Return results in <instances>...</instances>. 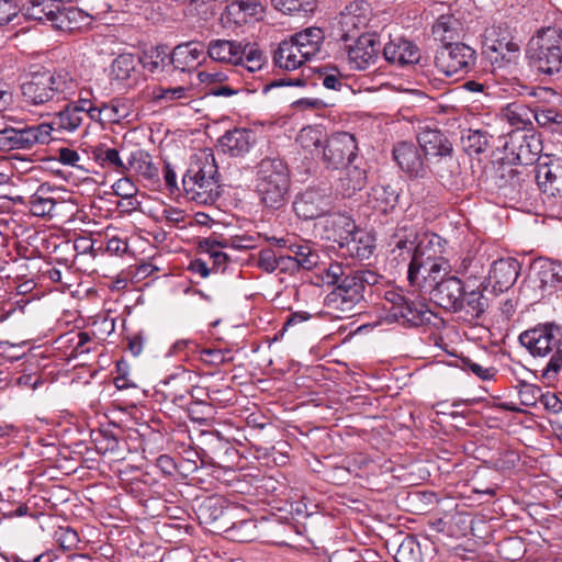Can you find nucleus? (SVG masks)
Here are the masks:
<instances>
[{
  "instance_id": "5701e85b",
  "label": "nucleus",
  "mask_w": 562,
  "mask_h": 562,
  "mask_svg": "<svg viewBox=\"0 0 562 562\" xmlns=\"http://www.w3.org/2000/svg\"><path fill=\"white\" fill-rule=\"evenodd\" d=\"M367 179L364 161L360 159L345 166L336 183V190L344 198H351L367 186Z\"/></svg>"
},
{
  "instance_id": "ddd939ff",
  "label": "nucleus",
  "mask_w": 562,
  "mask_h": 562,
  "mask_svg": "<svg viewBox=\"0 0 562 562\" xmlns=\"http://www.w3.org/2000/svg\"><path fill=\"white\" fill-rule=\"evenodd\" d=\"M483 46L501 56L502 59L512 61L519 52V44L515 41L510 27L506 23L493 24L484 32Z\"/></svg>"
},
{
  "instance_id": "2f4dec72",
  "label": "nucleus",
  "mask_w": 562,
  "mask_h": 562,
  "mask_svg": "<svg viewBox=\"0 0 562 562\" xmlns=\"http://www.w3.org/2000/svg\"><path fill=\"white\" fill-rule=\"evenodd\" d=\"M243 43L244 41L212 40L207 44L206 52L212 60L238 65Z\"/></svg>"
},
{
  "instance_id": "c85d7f7f",
  "label": "nucleus",
  "mask_w": 562,
  "mask_h": 562,
  "mask_svg": "<svg viewBox=\"0 0 562 562\" xmlns=\"http://www.w3.org/2000/svg\"><path fill=\"white\" fill-rule=\"evenodd\" d=\"M233 507L226 505V501L218 496L209 497L199 507V518L205 524L220 522L225 527L233 517Z\"/></svg>"
},
{
  "instance_id": "3c124183",
  "label": "nucleus",
  "mask_w": 562,
  "mask_h": 562,
  "mask_svg": "<svg viewBox=\"0 0 562 562\" xmlns=\"http://www.w3.org/2000/svg\"><path fill=\"white\" fill-rule=\"evenodd\" d=\"M350 254V256L359 258V259H367L369 258L374 249L373 240L371 236L362 232L361 229H356V234L351 240H349V244L345 246Z\"/></svg>"
},
{
  "instance_id": "bb28decb",
  "label": "nucleus",
  "mask_w": 562,
  "mask_h": 562,
  "mask_svg": "<svg viewBox=\"0 0 562 562\" xmlns=\"http://www.w3.org/2000/svg\"><path fill=\"white\" fill-rule=\"evenodd\" d=\"M326 283L333 285V290L353 291L356 294L362 293L360 280L356 278L353 269L344 266L340 262H331L325 269Z\"/></svg>"
},
{
  "instance_id": "de8ad7c7",
  "label": "nucleus",
  "mask_w": 562,
  "mask_h": 562,
  "mask_svg": "<svg viewBox=\"0 0 562 562\" xmlns=\"http://www.w3.org/2000/svg\"><path fill=\"white\" fill-rule=\"evenodd\" d=\"M492 180L499 190H506L519 187L521 178L520 172L510 164L502 162L494 169Z\"/></svg>"
},
{
  "instance_id": "7ed1b4c3",
  "label": "nucleus",
  "mask_w": 562,
  "mask_h": 562,
  "mask_svg": "<svg viewBox=\"0 0 562 562\" xmlns=\"http://www.w3.org/2000/svg\"><path fill=\"white\" fill-rule=\"evenodd\" d=\"M189 199L201 204H213L221 195V175L211 149L196 153L182 179Z\"/></svg>"
},
{
  "instance_id": "0eeeda50",
  "label": "nucleus",
  "mask_w": 562,
  "mask_h": 562,
  "mask_svg": "<svg viewBox=\"0 0 562 562\" xmlns=\"http://www.w3.org/2000/svg\"><path fill=\"white\" fill-rule=\"evenodd\" d=\"M373 19V9L368 1H350L333 19L331 36L338 42H350L364 34Z\"/></svg>"
},
{
  "instance_id": "393cba45",
  "label": "nucleus",
  "mask_w": 562,
  "mask_h": 562,
  "mask_svg": "<svg viewBox=\"0 0 562 562\" xmlns=\"http://www.w3.org/2000/svg\"><path fill=\"white\" fill-rule=\"evenodd\" d=\"M91 22V15L83 12L81 9L58 4V12L50 26L58 31L72 33L89 27Z\"/></svg>"
},
{
  "instance_id": "8fccbe9b",
  "label": "nucleus",
  "mask_w": 562,
  "mask_h": 562,
  "mask_svg": "<svg viewBox=\"0 0 562 562\" xmlns=\"http://www.w3.org/2000/svg\"><path fill=\"white\" fill-rule=\"evenodd\" d=\"M47 191L41 186L37 191L30 196L29 206L30 211L35 216H49L53 217L56 201L52 196L46 195Z\"/></svg>"
},
{
  "instance_id": "9d476101",
  "label": "nucleus",
  "mask_w": 562,
  "mask_h": 562,
  "mask_svg": "<svg viewBox=\"0 0 562 562\" xmlns=\"http://www.w3.org/2000/svg\"><path fill=\"white\" fill-rule=\"evenodd\" d=\"M52 139V127L46 123L15 128L0 130V149H30L36 144H47Z\"/></svg>"
},
{
  "instance_id": "412c9836",
  "label": "nucleus",
  "mask_w": 562,
  "mask_h": 562,
  "mask_svg": "<svg viewBox=\"0 0 562 562\" xmlns=\"http://www.w3.org/2000/svg\"><path fill=\"white\" fill-rule=\"evenodd\" d=\"M384 59L400 67L417 64L420 58L418 47L403 37L391 40L383 48Z\"/></svg>"
},
{
  "instance_id": "b1692460",
  "label": "nucleus",
  "mask_w": 562,
  "mask_h": 562,
  "mask_svg": "<svg viewBox=\"0 0 562 562\" xmlns=\"http://www.w3.org/2000/svg\"><path fill=\"white\" fill-rule=\"evenodd\" d=\"M393 157L400 168L411 177H423L425 165L418 148L411 142H400L393 148Z\"/></svg>"
},
{
  "instance_id": "13d9d810",
  "label": "nucleus",
  "mask_w": 562,
  "mask_h": 562,
  "mask_svg": "<svg viewBox=\"0 0 562 562\" xmlns=\"http://www.w3.org/2000/svg\"><path fill=\"white\" fill-rule=\"evenodd\" d=\"M272 5L286 14H307L315 10V0H271Z\"/></svg>"
},
{
  "instance_id": "0e129e2a",
  "label": "nucleus",
  "mask_w": 562,
  "mask_h": 562,
  "mask_svg": "<svg viewBox=\"0 0 562 562\" xmlns=\"http://www.w3.org/2000/svg\"><path fill=\"white\" fill-rule=\"evenodd\" d=\"M165 55L156 50L145 52L142 56L137 57L138 64L149 72H156L165 60Z\"/></svg>"
},
{
  "instance_id": "4d7b16f0",
  "label": "nucleus",
  "mask_w": 562,
  "mask_h": 562,
  "mask_svg": "<svg viewBox=\"0 0 562 562\" xmlns=\"http://www.w3.org/2000/svg\"><path fill=\"white\" fill-rule=\"evenodd\" d=\"M296 142L302 148L313 154L315 150L323 149L324 134L318 127H304L300 131Z\"/></svg>"
},
{
  "instance_id": "6e6d98bb",
  "label": "nucleus",
  "mask_w": 562,
  "mask_h": 562,
  "mask_svg": "<svg viewBox=\"0 0 562 562\" xmlns=\"http://www.w3.org/2000/svg\"><path fill=\"white\" fill-rule=\"evenodd\" d=\"M396 562H424L420 544L415 537H406L400 544L396 554Z\"/></svg>"
},
{
  "instance_id": "a211bd4d",
  "label": "nucleus",
  "mask_w": 562,
  "mask_h": 562,
  "mask_svg": "<svg viewBox=\"0 0 562 562\" xmlns=\"http://www.w3.org/2000/svg\"><path fill=\"white\" fill-rule=\"evenodd\" d=\"M520 272V263L517 259L508 257L495 260L488 271V284L493 292L503 293L509 290L516 282Z\"/></svg>"
},
{
  "instance_id": "20e7f679",
  "label": "nucleus",
  "mask_w": 562,
  "mask_h": 562,
  "mask_svg": "<svg viewBox=\"0 0 562 562\" xmlns=\"http://www.w3.org/2000/svg\"><path fill=\"white\" fill-rule=\"evenodd\" d=\"M256 192L261 204L270 210L281 209L290 188L286 164L278 157H266L256 166Z\"/></svg>"
},
{
  "instance_id": "dca6fc26",
  "label": "nucleus",
  "mask_w": 562,
  "mask_h": 562,
  "mask_svg": "<svg viewBox=\"0 0 562 562\" xmlns=\"http://www.w3.org/2000/svg\"><path fill=\"white\" fill-rule=\"evenodd\" d=\"M193 387L191 374L188 371H182L160 381L157 385L156 394L178 407H184L188 405V396Z\"/></svg>"
},
{
  "instance_id": "052dcab7",
  "label": "nucleus",
  "mask_w": 562,
  "mask_h": 562,
  "mask_svg": "<svg viewBox=\"0 0 562 562\" xmlns=\"http://www.w3.org/2000/svg\"><path fill=\"white\" fill-rule=\"evenodd\" d=\"M55 538L59 547L66 551L74 550L79 543L77 531L70 527H59L55 532Z\"/></svg>"
},
{
  "instance_id": "37998d69",
  "label": "nucleus",
  "mask_w": 562,
  "mask_h": 562,
  "mask_svg": "<svg viewBox=\"0 0 562 562\" xmlns=\"http://www.w3.org/2000/svg\"><path fill=\"white\" fill-rule=\"evenodd\" d=\"M513 153L516 155V160L520 165H531L537 160L539 153L542 150L540 140L533 135H524L515 145L513 142Z\"/></svg>"
},
{
  "instance_id": "49530a36",
  "label": "nucleus",
  "mask_w": 562,
  "mask_h": 562,
  "mask_svg": "<svg viewBox=\"0 0 562 562\" xmlns=\"http://www.w3.org/2000/svg\"><path fill=\"white\" fill-rule=\"evenodd\" d=\"M240 54V60L237 66L244 67L249 72H256L260 70L266 64V56L263 52L258 47L256 43L245 42L243 43Z\"/></svg>"
},
{
  "instance_id": "a19ab883",
  "label": "nucleus",
  "mask_w": 562,
  "mask_h": 562,
  "mask_svg": "<svg viewBox=\"0 0 562 562\" xmlns=\"http://www.w3.org/2000/svg\"><path fill=\"white\" fill-rule=\"evenodd\" d=\"M420 239L422 238H418V233L413 225L406 223L398 225L391 236L390 244L393 245L391 256H393V259H397L396 252L398 249H408L416 252Z\"/></svg>"
},
{
  "instance_id": "4468645a",
  "label": "nucleus",
  "mask_w": 562,
  "mask_h": 562,
  "mask_svg": "<svg viewBox=\"0 0 562 562\" xmlns=\"http://www.w3.org/2000/svg\"><path fill=\"white\" fill-rule=\"evenodd\" d=\"M296 215L303 220H315L331 210V196L319 189H306L293 203Z\"/></svg>"
},
{
  "instance_id": "cd10ccee",
  "label": "nucleus",
  "mask_w": 562,
  "mask_h": 562,
  "mask_svg": "<svg viewBox=\"0 0 562 562\" xmlns=\"http://www.w3.org/2000/svg\"><path fill=\"white\" fill-rule=\"evenodd\" d=\"M255 143V134L250 130L234 128L227 131L218 139V147L223 153L233 157L244 156Z\"/></svg>"
},
{
  "instance_id": "69168bd1",
  "label": "nucleus",
  "mask_w": 562,
  "mask_h": 562,
  "mask_svg": "<svg viewBox=\"0 0 562 562\" xmlns=\"http://www.w3.org/2000/svg\"><path fill=\"white\" fill-rule=\"evenodd\" d=\"M519 398L520 404L525 406H535L538 398L541 396V390L540 387L529 384V383H521L519 389Z\"/></svg>"
},
{
  "instance_id": "aec40b11",
  "label": "nucleus",
  "mask_w": 562,
  "mask_h": 562,
  "mask_svg": "<svg viewBox=\"0 0 562 562\" xmlns=\"http://www.w3.org/2000/svg\"><path fill=\"white\" fill-rule=\"evenodd\" d=\"M356 229L355 221L342 213L330 214L324 223L325 238L338 244L340 248H345L349 244V240L356 234Z\"/></svg>"
},
{
  "instance_id": "c03bdc74",
  "label": "nucleus",
  "mask_w": 562,
  "mask_h": 562,
  "mask_svg": "<svg viewBox=\"0 0 562 562\" xmlns=\"http://www.w3.org/2000/svg\"><path fill=\"white\" fill-rule=\"evenodd\" d=\"M291 40L303 50V54L312 58L321 49L324 33L319 27H308L293 35Z\"/></svg>"
},
{
  "instance_id": "a878e982",
  "label": "nucleus",
  "mask_w": 562,
  "mask_h": 562,
  "mask_svg": "<svg viewBox=\"0 0 562 562\" xmlns=\"http://www.w3.org/2000/svg\"><path fill=\"white\" fill-rule=\"evenodd\" d=\"M536 180L543 193L551 196L562 195V161L538 164Z\"/></svg>"
},
{
  "instance_id": "f257e3e1",
  "label": "nucleus",
  "mask_w": 562,
  "mask_h": 562,
  "mask_svg": "<svg viewBox=\"0 0 562 562\" xmlns=\"http://www.w3.org/2000/svg\"><path fill=\"white\" fill-rule=\"evenodd\" d=\"M440 241L438 235L423 236L415 256L408 263L407 280L419 291L429 292L439 278L450 273L451 267L441 256Z\"/></svg>"
},
{
  "instance_id": "9b49d317",
  "label": "nucleus",
  "mask_w": 562,
  "mask_h": 562,
  "mask_svg": "<svg viewBox=\"0 0 562 562\" xmlns=\"http://www.w3.org/2000/svg\"><path fill=\"white\" fill-rule=\"evenodd\" d=\"M342 43L351 69L364 70L379 59L381 41L376 32H367Z\"/></svg>"
},
{
  "instance_id": "f03ea898",
  "label": "nucleus",
  "mask_w": 562,
  "mask_h": 562,
  "mask_svg": "<svg viewBox=\"0 0 562 562\" xmlns=\"http://www.w3.org/2000/svg\"><path fill=\"white\" fill-rule=\"evenodd\" d=\"M23 102L44 105L70 100L78 92V81L67 71L32 72L21 85Z\"/></svg>"
},
{
  "instance_id": "39448f33",
  "label": "nucleus",
  "mask_w": 562,
  "mask_h": 562,
  "mask_svg": "<svg viewBox=\"0 0 562 562\" xmlns=\"http://www.w3.org/2000/svg\"><path fill=\"white\" fill-rule=\"evenodd\" d=\"M529 65L540 74L553 76L562 70V31L542 29L527 45Z\"/></svg>"
},
{
  "instance_id": "72a5a7b5",
  "label": "nucleus",
  "mask_w": 562,
  "mask_h": 562,
  "mask_svg": "<svg viewBox=\"0 0 562 562\" xmlns=\"http://www.w3.org/2000/svg\"><path fill=\"white\" fill-rule=\"evenodd\" d=\"M86 114L74 102H68L63 110L57 112L52 122L47 123L53 131L72 133L77 131L83 123Z\"/></svg>"
},
{
  "instance_id": "473e14b6",
  "label": "nucleus",
  "mask_w": 562,
  "mask_h": 562,
  "mask_svg": "<svg viewBox=\"0 0 562 562\" xmlns=\"http://www.w3.org/2000/svg\"><path fill=\"white\" fill-rule=\"evenodd\" d=\"M226 13L235 24L241 25L259 20L263 13V7L257 0L233 1L226 7Z\"/></svg>"
},
{
  "instance_id": "bf43d9fd",
  "label": "nucleus",
  "mask_w": 562,
  "mask_h": 562,
  "mask_svg": "<svg viewBox=\"0 0 562 562\" xmlns=\"http://www.w3.org/2000/svg\"><path fill=\"white\" fill-rule=\"evenodd\" d=\"M212 406L205 402H193L188 405V416L191 422L200 426L211 425Z\"/></svg>"
},
{
  "instance_id": "423d86ee",
  "label": "nucleus",
  "mask_w": 562,
  "mask_h": 562,
  "mask_svg": "<svg viewBox=\"0 0 562 562\" xmlns=\"http://www.w3.org/2000/svg\"><path fill=\"white\" fill-rule=\"evenodd\" d=\"M560 327L553 323L537 325L519 335V342L533 357H546L554 348L555 351L548 362L544 374L549 372L557 373L562 367V344L557 334Z\"/></svg>"
},
{
  "instance_id": "09e8293b",
  "label": "nucleus",
  "mask_w": 562,
  "mask_h": 562,
  "mask_svg": "<svg viewBox=\"0 0 562 562\" xmlns=\"http://www.w3.org/2000/svg\"><path fill=\"white\" fill-rule=\"evenodd\" d=\"M535 121L546 132L562 135V111L554 108L536 109Z\"/></svg>"
},
{
  "instance_id": "c9c22d12",
  "label": "nucleus",
  "mask_w": 562,
  "mask_h": 562,
  "mask_svg": "<svg viewBox=\"0 0 562 562\" xmlns=\"http://www.w3.org/2000/svg\"><path fill=\"white\" fill-rule=\"evenodd\" d=\"M463 26L459 19L452 14L440 15L432 25V35L435 40L440 41L442 45L456 43L462 35Z\"/></svg>"
},
{
  "instance_id": "f8f14e48",
  "label": "nucleus",
  "mask_w": 562,
  "mask_h": 562,
  "mask_svg": "<svg viewBox=\"0 0 562 562\" xmlns=\"http://www.w3.org/2000/svg\"><path fill=\"white\" fill-rule=\"evenodd\" d=\"M323 160L328 168L338 169L361 158L358 157V144L356 137L347 132H338L330 135L322 150Z\"/></svg>"
},
{
  "instance_id": "79ce46f5",
  "label": "nucleus",
  "mask_w": 562,
  "mask_h": 562,
  "mask_svg": "<svg viewBox=\"0 0 562 562\" xmlns=\"http://www.w3.org/2000/svg\"><path fill=\"white\" fill-rule=\"evenodd\" d=\"M502 115L512 126L517 130H524L527 126L532 125V121L536 116V109L533 110L520 102H513L502 110Z\"/></svg>"
},
{
  "instance_id": "6e6552de",
  "label": "nucleus",
  "mask_w": 562,
  "mask_h": 562,
  "mask_svg": "<svg viewBox=\"0 0 562 562\" xmlns=\"http://www.w3.org/2000/svg\"><path fill=\"white\" fill-rule=\"evenodd\" d=\"M417 142L427 160H436V173L445 179L453 173V170H446L440 162L452 164L456 167L453 158V145L448 136L437 127L428 125L420 126L417 133Z\"/></svg>"
},
{
  "instance_id": "a18cd8bd",
  "label": "nucleus",
  "mask_w": 562,
  "mask_h": 562,
  "mask_svg": "<svg viewBox=\"0 0 562 562\" xmlns=\"http://www.w3.org/2000/svg\"><path fill=\"white\" fill-rule=\"evenodd\" d=\"M370 198L374 209L387 213L397 204L398 193L391 184H376L371 189Z\"/></svg>"
},
{
  "instance_id": "f3484780",
  "label": "nucleus",
  "mask_w": 562,
  "mask_h": 562,
  "mask_svg": "<svg viewBox=\"0 0 562 562\" xmlns=\"http://www.w3.org/2000/svg\"><path fill=\"white\" fill-rule=\"evenodd\" d=\"M390 316L405 327H420L431 323L435 314L428 306L407 297L398 307H390Z\"/></svg>"
},
{
  "instance_id": "338daca9",
  "label": "nucleus",
  "mask_w": 562,
  "mask_h": 562,
  "mask_svg": "<svg viewBox=\"0 0 562 562\" xmlns=\"http://www.w3.org/2000/svg\"><path fill=\"white\" fill-rule=\"evenodd\" d=\"M202 356L204 357V361L214 366H220L233 360L229 350L203 349Z\"/></svg>"
},
{
  "instance_id": "7c9ffc66",
  "label": "nucleus",
  "mask_w": 562,
  "mask_h": 562,
  "mask_svg": "<svg viewBox=\"0 0 562 562\" xmlns=\"http://www.w3.org/2000/svg\"><path fill=\"white\" fill-rule=\"evenodd\" d=\"M58 4L55 0H25L19 8V12L29 21L52 25L58 12Z\"/></svg>"
},
{
  "instance_id": "e433bc0d",
  "label": "nucleus",
  "mask_w": 562,
  "mask_h": 562,
  "mask_svg": "<svg viewBox=\"0 0 562 562\" xmlns=\"http://www.w3.org/2000/svg\"><path fill=\"white\" fill-rule=\"evenodd\" d=\"M95 121L106 123H120L130 116L131 103L126 99L114 98L110 102H102L98 110H93Z\"/></svg>"
},
{
  "instance_id": "e2e57ef3",
  "label": "nucleus",
  "mask_w": 562,
  "mask_h": 562,
  "mask_svg": "<svg viewBox=\"0 0 562 562\" xmlns=\"http://www.w3.org/2000/svg\"><path fill=\"white\" fill-rule=\"evenodd\" d=\"M257 266L267 273L278 269V252L271 248H263L258 252Z\"/></svg>"
},
{
  "instance_id": "680f3d73",
  "label": "nucleus",
  "mask_w": 562,
  "mask_h": 562,
  "mask_svg": "<svg viewBox=\"0 0 562 562\" xmlns=\"http://www.w3.org/2000/svg\"><path fill=\"white\" fill-rule=\"evenodd\" d=\"M187 88L184 87H175V88H164V87H155L153 89V100L156 102L165 101L170 102L175 100H179L186 97Z\"/></svg>"
},
{
  "instance_id": "6ab92c4d",
  "label": "nucleus",
  "mask_w": 562,
  "mask_h": 562,
  "mask_svg": "<svg viewBox=\"0 0 562 562\" xmlns=\"http://www.w3.org/2000/svg\"><path fill=\"white\" fill-rule=\"evenodd\" d=\"M364 300L363 294L353 291L331 290L324 299V306L335 318H347L356 314V308Z\"/></svg>"
},
{
  "instance_id": "1a4fd4ad",
  "label": "nucleus",
  "mask_w": 562,
  "mask_h": 562,
  "mask_svg": "<svg viewBox=\"0 0 562 562\" xmlns=\"http://www.w3.org/2000/svg\"><path fill=\"white\" fill-rule=\"evenodd\" d=\"M476 50L461 43L441 45L435 55L437 70L447 77L464 76L472 71L476 65Z\"/></svg>"
},
{
  "instance_id": "864d4df0",
  "label": "nucleus",
  "mask_w": 562,
  "mask_h": 562,
  "mask_svg": "<svg viewBox=\"0 0 562 562\" xmlns=\"http://www.w3.org/2000/svg\"><path fill=\"white\" fill-rule=\"evenodd\" d=\"M491 136L484 130H469L462 136L464 148L470 154H482L491 147Z\"/></svg>"
},
{
  "instance_id": "c756f323",
  "label": "nucleus",
  "mask_w": 562,
  "mask_h": 562,
  "mask_svg": "<svg viewBox=\"0 0 562 562\" xmlns=\"http://www.w3.org/2000/svg\"><path fill=\"white\" fill-rule=\"evenodd\" d=\"M308 59L311 58L303 54V50L291 38L282 41L273 55L274 65L284 70H295Z\"/></svg>"
},
{
  "instance_id": "603ef678",
  "label": "nucleus",
  "mask_w": 562,
  "mask_h": 562,
  "mask_svg": "<svg viewBox=\"0 0 562 562\" xmlns=\"http://www.w3.org/2000/svg\"><path fill=\"white\" fill-rule=\"evenodd\" d=\"M288 250L292 254L300 269L312 270L318 265L319 257L307 243H292Z\"/></svg>"
},
{
  "instance_id": "4c0bfd02",
  "label": "nucleus",
  "mask_w": 562,
  "mask_h": 562,
  "mask_svg": "<svg viewBox=\"0 0 562 562\" xmlns=\"http://www.w3.org/2000/svg\"><path fill=\"white\" fill-rule=\"evenodd\" d=\"M539 288L549 294L562 289V263L551 260L540 261L537 272Z\"/></svg>"
},
{
  "instance_id": "2eb2a0df",
  "label": "nucleus",
  "mask_w": 562,
  "mask_h": 562,
  "mask_svg": "<svg viewBox=\"0 0 562 562\" xmlns=\"http://www.w3.org/2000/svg\"><path fill=\"white\" fill-rule=\"evenodd\" d=\"M464 293L462 281L453 276L441 277L432 284L429 291L430 299L440 307L458 312L461 307V299Z\"/></svg>"
},
{
  "instance_id": "f704fd0d",
  "label": "nucleus",
  "mask_w": 562,
  "mask_h": 562,
  "mask_svg": "<svg viewBox=\"0 0 562 562\" xmlns=\"http://www.w3.org/2000/svg\"><path fill=\"white\" fill-rule=\"evenodd\" d=\"M125 165L128 171L133 170L151 184L159 183V169L153 164L151 156L147 151L143 149L132 151Z\"/></svg>"
},
{
  "instance_id": "58836bf2",
  "label": "nucleus",
  "mask_w": 562,
  "mask_h": 562,
  "mask_svg": "<svg viewBox=\"0 0 562 562\" xmlns=\"http://www.w3.org/2000/svg\"><path fill=\"white\" fill-rule=\"evenodd\" d=\"M137 56L128 53L120 54L111 65L112 80L119 83H130L136 78Z\"/></svg>"
},
{
  "instance_id": "4be33fe9",
  "label": "nucleus",
  "mask_w": 562,
  "mask_h": 562,
  "mask_svg": "<svg viewBox=\"0 0 562 562\" xmlns=\"http://www.w3.org/2000/svg\"><path fill=\"white\" fill-rule=\"evenodd\" d=\"M169 59L175 69L183 72L191 71L204 59V45L194 41L178 44L172 49Z\"/></svg>"
},
{
  "instance_id": "ea45409f",
  "label": "nucleus",
  "mask_w": 562,
  "mask_h": 562,
  "mask_svg": "<svg viewBox=\"0 0 562 562\" xmlns=\"http://www.w3.org/2000/svg\"><path fill=\"white\" fill-rule=\"evenodd\" d=\"M488 307V299L480 290L465 292L461 299V307L458 312L464 313V318L474 321L480 318Z\"/></svg>"
},
{
  "instance_id": "774afa93",
  "label": "nucleus",
  "mask_w": 562,
  "mask_h": 562,
  "mask_svg": "<svg viewBox=\"0 0 562 562\" xmlns=\"http://www.w3.org/2000/svg\"><path fill=\"white\" fill-rule=\"evenodd\" d=\"M366 559L357 550L342 549L333 552L329 562H366Z\"/></svg>"
},
{
  "instance_id": "5fc2aeb1",
  "label": "nucleus",
  "mask_w": 562,
  "mask_h": 562,
  "mask_svg": "<svg viewBox=\"0 0 562 562\" xmlns=\"http://www.w3.org/2000/svg\"><path fill=\"white\" fill-rule=\"evenodd\" d=\"M93 155L95 160L101 166L112 168L113 170L122 175L128 172V168L121 159L117 149L101 146L93 151Z\"/></svg>"
}]
</instances>
